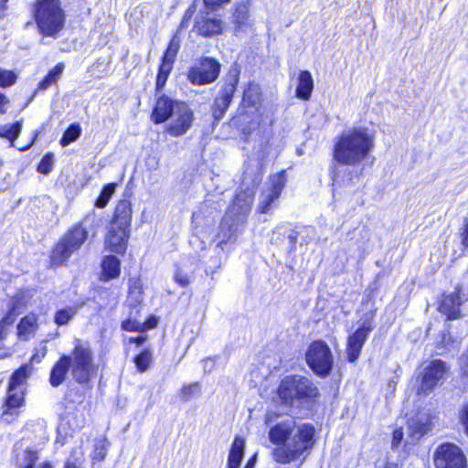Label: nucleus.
<instances>
[{"instance_id": "obj_34", "label": "nucleus", "mask_w": 468, "mask_h": 468, "mask_svg": "<svg viewBox=\"0 0 468 468\" xmlns=\"http://www.w3.org/2000/svg\"><path fill=\"white\" fill-rule=\"evenodd\" d=\"M77 306H67L58 310L54 316V322L57 325L61 326L69 324V322L77 314Z\"/></svg>"}, {"instance_id": "obj_14", "label": "nucleus", "mask_w": 468, "mask_h": 468, "mask_svg": "<svg viewBox=\"0 0 468 468\" xmlns=\"http://www.w3.org/2000/svg\"><path fill=\"white\" fill-rule=\"evenodd\" d=\"M373 326L368 321L363 324L354 332L347 341L346 355L350 363H354L360 356L363 345L365 344L368 334L372 331Z\"/></svg>"}, {"instance_id": "obj_33", "label": "nucleus", "mask_w": 468, "mask_h": 468, "mask_svg": "<svg viewBox=\"0 0 468 468\" xmlns=\"http://www.w3.org/2000/svg\"><path fill=\"white\" fill-rule=\"evenodd\" d=\"M261 89L256 83H250L243 92V102L247 106L255 107L261 101Z\"/></svg>"}, {"instance_id": "obj_59", "label": "nucleus", "mask_w": 468, "mask_h": 468, "mask_svg": "<svg viewBox=\"0 0 468 468\" xmlns=\"http://www.w3.org/2000/svg\"><path fill=\"white\" fill-rule=\"evenodd\" d=\"M157 322L158 321L155 317H151L145 323L143 324H144V330L155 327L157 325Z\"/></svg>"}, {"instance_id": "obj_40", "label": "nucleus", "mask_w": 468, "mask_h": 468, "mask_svg": "<svg viewBox=\"0 0 468 468\" xmlns=\"http://www.w3.org/2000/svg\"><path fill=\"white\" fill-rule=\"evenodd\" d=\"M80 132L81 130L79 124L70 125L60 139V144L66 146L74 142L80 135Z\"/></svg>"}, {"instance_id": "obj_28", "label": "nucleus", "mask_w": 468, "mask_h": 468, "mask_svg": "<svg viewBox=\"0 0 468 468\" xmlns=\"http://www.w3.org/2000/svg\"><path fill=\"white\" fill-rule=\"evenodd\" d=\"M245 450V440L241 437H236L230 447L228 467L239 468L242 461Z\"/></svg>"}, {"instance_id": "obj_63", "label": "nucleus", "mask_w": 468, "mask_h": 468, "mask_svg": "<svg viewBox=\"0 0 468 468\" xmlns=\"http://www.w3.org/2000/svg\"><path fill=\"white\" fill-rule=\"evenodd\" d=\"M256 463V454L253 455L246 463L245 468H254Z\"/></svg>"}, {"instance_id": "obj_52", "label": "nucleus", "mask_w": 468, "mask_h": 468, "mask_svg": "<svg viewBox=\"0 0 468 468\" xmlns=\"http://www.w3.org/2000/svg\"><path fill=\"white\" fill-rule=\"evenodd\" d=\"M461 423L468 435V404L464 405L460 411Z\"/></svg>"}, {"instance_id": "obj_36", "label": "nucleus", "mask_w": 468, "mask_h": 468, "mask_svg": "<svg viewBox=\"0 0 468 468\" xmlns=\"http://www.w3.org/2000/svg\"><path fill=\"white\" fill-rule=\"evenodd\" d=\"M84 463V452L80 446L74 448L70 456L65 463L64 468H82Z\"/></svg>"}, {"instance_id": "obj_5", "label": "nucleus", "mask_w": 468, "mask_h": 468, "mask_svg": "<svg viewBox=\"0 0 468 468\" xmlns=\"http://www.w3.org/2000/svg\"><path fill=\"white\" fill-rule=\"evenodd\" d=\"M67 356L69 358V367L73 378L81 384L89 382L96 373L93 354L90 346L76 339L71 354Z\"/></svg>"}, {"instance_id": "obj_49", "label": "nucleus", "mask_w": 468, "mask_h": 468, "mask_svg": "<svg viewBox=\"0 0 468 468\" xmlns=\"http://www.w3.org/2000/svg\"><path fill=\"white\" fill-rule=\"evenodd\" d=\"M52 156L46 155L38 165L37 170L41 174H48L51 171Z\"/></svg>"}, {"instance_id": "obj_31", "label": "nucleus", "mask_w": 468, "mask_h": 468, "mask_svg": "<svg viewBox=\"0 0 468 468\" xmlns=\"http://www.w3.org/2000/svg\"><path fill=\"white\" fill-rule=\"evenodd\" d=\"M38 459L37 452L31 450L24 451L22 457L17 459V463L21 468H53L48 463H43L36 466V462Z\"/></svg>"}, {"instance_id": "obj_7", "label": "nucleus", "mask_w": 468, "mask_h": 468, "mask_svg": "<svg viewBox=\"0 0 468 468\" xmlns=\"http://www.w3.org/2000/svg\"><path fill=\"white\" fill-rule=\"evenodd\" d=\"M450 366L441 359H434L423 367L420 384L417 389V394L426 396L430 394L441 381L445 379Z\"/></svg>"}, {"instance_id": "obj_6", "label": "nucleus", "mask_w": 468, "mask_h": 468, "mask_svg": "<svg viewBox=\"0 0 468 468\" xmlns=\"http://www.w3.org/2000/svg\"><path fill=\"white\" fill-rule=\"evenodd\" d=\"M306 362L317 376L322 378L329 376L334 358L328 345L324 341L313 342L306 352Z\"/></svg>"}, {"instance_id": "obj_20", "label": "nucleus", "mask_w": 468, "mask_h": 468, "mask_svg": "<svg viewBox=\"0 0 468 468\" xmlns=\"http://www.w3.org/2000/svg\"><path fill=\"white\" fill-rule=\"evenodd\" d=\"M250 0H240L234 4L231 21L237 30H241L250 25Z\"/></svg>"}, {"instance_id": "obj_51", "label": "nucleus", "mask_w": 468, "mask_h": 468, "mask_svg": "<svg viewBox=\"0 0 468 468\" xmlns=\"http://www.w3.org/2000/svg\"><path fill=\"white\" fill-rule=\"evenodd\" d=\"M403 437H404V432L402 431V429H396L394 431H393V435H392V441H391V444H392V448H398L401 441H403Z\"/></svg>"}, {"instance_id": "obj_62", "label": "nucleus", "mask_w": 468, "mask_h": 468, "mask_svg": "<svg viewBox=\"0 0 468 468\" xmlns=\"http://www.w3.org/2000/svg\"><path fill=\"white\" fill-rule=\"evenodd\" d=\"M450 338H451V336H450L449 335H447V334H443V335H442L441 344L444 347H446V348H448V345H449Z\"/></svg>"}, {"instance_id": "obj_15", "label": "nucleus", "mask_w": 468, "mask_h": 468, "mask_svg": "<svg viewBox=\"0 0 468 468\" xmlns=\"http://www.w3.org/2000/svg\"><path fill=\"white\" fill-rule=\"evenodd\" d=\"M431 415L426 412H419L408 421V439H410V442L413 443L431 431Z\"/></svg>"}, {"instance_id": "obj_24", "label": "nucleus", "mask_w": 468, "mask_h": 468, "mask_svg": "<svg viewBox=\"0 0 468 468\" xmlns=\"http://www.w3.org/2000/svg\"><path fill=\"white\" fill-rule=\"evenodd\" d=\"M17 337L22 341H28L38 329L37 316L29 314L23 317L17 324Z\"/></svg>"}, {"instance_id": "obj_47", "label": "nucleus", "mask_w": 468, "mask_h": 468, "mask_svg": "<svg viewBox=\"0 0 468 468\" xmlns=\"http://www.w3.org/2000/svg\"><path fill=\"white\" fill-rule=\"evenodd\" d=\"M460 239L464 250L468 253V218L463 221L462 228L460 229Z\"/></svg>"}, {"instance_id": "obj_54", "label": "nucleus", "mask_w": 468, "mask_h": 468, "mask_svg": "<svg viewBox=\"0 0 468 468\" xmlns=\"http://www.w3.org/2000/svg\"><path fill=\"white\" fill-rule=\"evenodd\" d=\"M63 69L64 65L62 63H58L52 69H50L48 74L50 75L55 80V81H57L59 76L62 74Z\"/></svg>"}, {"instance_id": "obj_44", "label": "nucleus", "mask_w": 468, "mask_h": 468, "mask_svg": "<svg viewBox=\"0 0 468 468\" xmlns=\"http://www.w3.org/2000/svg\"><path fill=\"white\" fill-rule=\"evenodd\" d=\"M178 49H179L178 43L176 42L175 39H173L170 42V44L164 55L162 63H166L173 67V64H174L175 58L176 57V54L178 52Z\"/></svg>"}, {"instance_id": "obj_4", "label": "nucleus", "mask_w": 468, "mask_h": 468, "mask_svg": "<svg viewBox=\"0 0 468 468\" xmlns=\"http://www.w3.org/2000/svg\"><path fill=\"white\" fill-rule=\"evenodd\" d=\"M261 182V175L259 168L252 169L250 174L248 170H244L241 182L243 189L236 195L226 215L230 216L233 220L242 219V224L245 225L254 200V189Z\"/></svg>"}, {"instance_id": "obj_9", "label": "nucleus", "mask_w": 468, "mask_h": 468, "mask_svg": "<svg viewBox=\"0 0 468 468\" xmlns=\"http://www.w3.org/2000/svg\"><path fill=\"white\" fill-rule=\"evenodd\" d=\"M220 64L212 58H204L187 72V80L193 85L202 86L214 82L219 75Z\"/></svg>"}, {"instance_id": "obj_26", "label": "nucleus", "mask_w": 468, "mask_h": 468, "mask_svg": "<svg viewBox=\"0 0 468 468\" xmlns=\"http://www.w3.org/2000/svg\"><path fill=\"white\" fill-rule=\"evenodd\" d=\"M28 295L23 292H17L10 300L9 310L5 316V322L14 323L16 317L26 308Z\"/></svg>"}, {"instance_id": "obj_41", "label": "nucleus", "mask_w": 468, "mask_h": 468, "mask_svg": "<svg viewBox=\"0 0 468 468\" xmlns=\"http://www.w3.org/2000/svg\"><path fill=\"white\" fill-rule=\"evenodd\" d=\"M134 363L140 372L146 371L152 363V354L148 350L143 351L134 358Z\"/></svg>"}, {"instance_id": "obj_11", "label": "nucleus", "mask_w": 468, "mask_h": 468, "mask_svg": "<svg viewBox=\"0 0 468 468\" xmlns=\"http://www.w3.org/2000/svg\"><path fill=\"white\" fill-rule=\"evenodd\" d=\"M237 83L238 78L233 76L221 85L212 106L213 116L217 121L222 119L227 112L236 90Z\"/></svg>"}, {"instance_id": "obj_45", "label": "nucleus", "mask_w": 468, "mask_h": 468, "mask_svg": "<svg viewBox=\"0 0 468 468\" xmlns=\"http://www.w3.org/2000/svg\"><path fill=\"white\" fill-rule=\"evenodd\" d=\"M142 284L138 279L130 280L129 295L133 298L135 302L139 303L143 300L142 296Z\"/></svg>"}, {"instance_id": "obj_30", "label": "nucleus", "mask_w": 468, "mask_h": 468, "mask_svg": "<svg viewBox=\"0 0 468 468\" xmlns=\"http://www.w3.org/2000/svg\"><path fill=\"white\" fill-rule=\"evenodd\" d=\"M271 146L272 144L270 143V140L262 141L255 146L254 154L257 157L258 163L255 165H247L245 170H248L250 174L252 169L259 168V172L261 173L263 163L271 153ZM261 175L262 176V174Z\"/></svg>"}, {"instance_id": "obj_1", "label": "nucleus", "mask_w": 468, "mask_h": 468, "mask_svg": "<svg viewBox=\"0 0 468 468\" xmlns=\"http://www.w3.org/2000/svg\"><path fill=\"white\" fill-rule=\"evenodd\" d=\"M375 136L366 127H352L335 137L333 158L338 164L357 167L374 149Z\"/></svg>"}, {"instance_id": "obj_22", "label": "nucleus", "mask_w": 468, "mask_h": 468, "mask_svg": "<svg viewBox=\"0 0 468 468\" xmlns=\"http://www.w3.org/2000/svg\"><path fill=\"white\" fill-rule=\"evenodd\" d=\"M197 269L195 262L190 260H183L176 265L174 274L175 282L181 287H186L190 284L191 279Z\"/></svg>"}, {"instance_id": "obj_39", "label": "nucleus", "mask_w": 468, "mask_h": 468, "mask_svg": "<svg viewBox=\"0 0 468 468\" xmlns=\"http://www.w3.org/2000/svg\"><path fill=\"white\" fill-rule=\"evenodd\" d=\"M109 444L110 443L106 439H101L96 442L91 455L93 462H101L105 459L108 452Z\"/></svg>"}, {"instance_id": "obj_60", "label": "nucleus", "mask_w": 468, "mask_h": 468, "mask_svg": "<svg viewBox=\"0 0 468 468\" xmlns=\"http://www.w3.org/2000/svg\"><path fill=\"white\" fill-rule=\"evenodd\" d=\"M8 103V100L7 98L0 92V113H4L5 111V106Z\"/></svg>"}, {"instance_id": "obj_43", "label": "nucleus", "mask_w": 468, "mask_h": 468, "mask_svg": "<svg viewBox=\"0 0 468 468\" xmlns=\"http://www.w3.org/2000/svg\"><path fill=\"white\" fill-rule=\"evenodd\" d=\"M172 66L166 63H162L156 78V90H161L165 86L167 78L172 70Z\"/></svg>"}, {"instance_id": "obj_37", "label": "nucleus", "mask_w": 468, "mask_h": 468, "mask_svg": "<svg viewBox=\"0 0 468 468\" xmlns=\"http://www.w3.org/2000/svg\"><path fill=\"white\" fill-rule=\"evenodd\" d=\"M115 184H108L103 186L99 197L96 199L95 206L102 208L107 206L111 197L115 192Z\"/></svg>"}, {"instance_id": "obj_38", "label": "nucleus", "mask_w": 468, "mask_h": 468, "mask_svg": "<svg viewBox=\"0 0 468 468\" xmlns=\"http://www.w3.org/2000/svg\"><path fill=\"white\" fill-rule=\"evenodd\" d=\"M22 128V122H16L11 125L0 127V136L9 139L12 143L18 137Z\"/></svg>"}, {"instance_id": "obj_48", "label": "nucleus", "mask_w": 468, "mask_h": 468, "mask_svg": "<svg viewBox=\"0 0 468 468\" xmlns=\"http://www.w3.org/2000/svg\"><path fill=\"white\" fill-rule=\"evenodd\" d=\"M122 328L125 331H144V324L135 320H126L122 322Z\"/></svg>"}, {"instance_id": "obj_12", "label": "nucleus", "mask_w": 468, "mask_h": 468, "mask_svg": "<svg viewBox=\"0 0 468 468\" xmlns=\"http://www.w3.org/2000/svg\"><path fill=\"white\" fill-rule=\"evenodd\" d=\"M171 122L167 128V132L173 136H180L185 134L191 127L194 115L191 109L185 102L177 106L170 117Z\"/></svg>"}, {"instance_id": "obj_25", "label": "nucleus", "mask_w": 468, "mask_h": 468, "mask_svg": "<svg viewBox=\"0 0 468 468\" xmlns=\"http://www.w3.org/2000/svg\"><path fill=\"white\" fill-rule=\"evenodd\" d=\"M69 359L67 355H63L52 367L49 377V382L52 387H58L66 379L69 369L70 368Z\"/></svg>"}, {"instance_id": "obj_8", "label": "nucleus", "mask_w": 468, "mask_h": 468, "mask_svg": "<svg viewBox=\"0 0 468 468\" xmlns=\"http://www.w3.org/2000/svg\"><path fill=\"white\" fill-rule=\"evenodd\" d=\"M435 468H467V459L463 450L450 442L437 447L433 454Z\"/></svg>"}, {"instance_id": "obj_3", "label": "nucleus", "mask_w": 468, "mask_h": 468, "mask_svg": "<svg viewBox=\"0 0 468 468\" xmlns=\"http://www.w3.org/2000/svg\"><path fill=\"white\" fill-rule=\"evenodd\" d=\"M34 17L39 32L47 37H56L64 27L65 14L58 0H38Z\"/></svg>"}, {"instance_id": "obj_35", "label": "nucleus", "mask_w": 468, "mask_h": 468, "mask_svg": "<svg viewBox=\"0 0 468 468\" xmlns=\"http://www.w3.org/2000/svg\"><path fill=\"white\" fill-rule=\"evenodd\" d=\"M29 374H30V368H28L27 366L20 367L12 375L10 381H9V387L16 388H23L22 384L26 381V379L27 378Z\"/></svg>"}, {"instance_id": "obj_10", "label": "nucleus", "mask_w": 468, "mask_h": 468, "mask_svg": "<svg viewBox=\"0 0 468 468\" xmlns=\"http://www.w3.org/2000/svg\"><path fill=\"white\" fill-rule=\"evenodd\" d=\"M284 178L282 175H274L271 177V184L261 193L257 211L268 213L271 206L278 200L284 187Z\"/></svg>"}, {"instance_id": "obj_18", "label": "nucleus", "mask_w": 468, "mask_h": 468, "mask_svg": "<svg viewBox=\"0 0 468 468\" xmlns=\"http://www.w3.org/2000/svg\"><path fill=\"white\" fill-rule=\"evenodd\" d=\"M243 228L244 225L242 224V219H239V221L233 220L230 216L225 215L221 221L219 232L218 234V246L234 241Z\"/></svg>"}, {"instance_id": "obj_42", "label": "nucleus", "mask_w": 468, "mask_h": 468, "mask_svg": "<svg viewBox=\"0 0 468 468\" xmlns=\"http://www.w3.org/2000/svg\"><path fill=\"white\" fill-rule=\"evenodd\" d=\"M200 393V386L197 382L185 385L180 390L181 399L187 401Z\"/></svg>"}, {"instance_id": "obj_2", "label": "nucleus", "mask_w": 468, "mask_h": 468, "mask_svg": "<svg viewBox=\"0 0 468 468\" xmlns=\"http://www.w3.org/2000/svg\"><path fill=\"white\" fill-rule=\"evenodd\" d=\"M96 220L94 210L87 214L83 219L70 228L53 249L51 262L54 265L64 264L69 257L79 250L88 237V228Z\"/></svg>"}, {"instance_id": "obj_21", "label": "nucleus", "mask_w": 468, "mask_h": 468, "mask_svg": "<svg viewBox=\"0 0 468 468\" xmlns=\"http://www.w3.org/2000/svg\"><path fill=\"white\" fill-rule=\"evenodd\" d=\"M299 381V376L297 375L287 376L282 380L278 388V395L285 404H290L293 399H298Z\"/></svg>"}, {"instance_id": "obj_57", "label": "nucleus", "mask_w": 468, "mask_h": 468, "mask_svg": "<svg viewBox=\"0 0 468 468\" xmlns=\"http://www.w3.org/2000/svg\"><path fill=\"white\" fill-rule=\"evenodd\" d=\"M193 14H194V8H192V7H189V8L186 11L185 16H184V17H183V19H182V22H181V24H180V26H179V28H180V29H183L184 27H187V23H188V21L191 19V17H192Z\"/></svg>"}, {"instance_id": "obj_64", "label": "nucleus", "mask_w": 468, "mask_h": 468, "mask_svg": "<svg viewBox=\"0 0 468 468\" xmlns=\"http://www.w3.org/2000/svg\"><path fill=\"white\" fill-rule=\"evenodd\" d=\"M144 341H145V337L144 336H138V337H135V338H130V342L131 343H135L137 345H142Z\"/></svg>"}, {"instance_id": "obj_55", "label": "nucleus", "mask_w": 468, "mask_h": 468, "mask_svg": "<svg viewBox=\"0 0 468 468\" xmlns=\"http://www.w3.org/2000/svg\"><path fill=\"white\" fill-rule=\"evenodd\" d=\"M331 177L333 181V186H340L342 184H346L344 176L341 174L340 171L334 170L332 172Z\"/></svg>"}, {"instance_id": "obj_32", "label": "nucleus", "mask_w": 468, "mask_h": 468, "mask_svg": "<svg viewBox=\"0 0 468 468\" xmlns=\"http://www.w3.org/2000/svg\"><path fill=\"white\" fill-rule=\"evenodd\" d=\"M298 399L304 398H315L318 396V388L307 378L299 376Z\"/></svg>"}, {"instance_id": "obj_50", "label": "nucleus", "mask_w": 468, "mask_h": 468, "mask_svg": "<svg viewBox=\"0 0 468 468\" xmlns=\"http://www.w3.org/2000/svg\"><path fill=\"white\" fill-rule=\"evenodd\" d=\"M221 266V259L218 256L211 257L210 263L206 267V272L207 274H213Z\"/></svg>"}, {"instance_id": "obj_61", "label": "nucleus", "mask_w": 468, "mask_h": 468, "mask_svg": "<svg viewBox=\"0 0 468 468\" xmlns=\"http://www.w3.org/2000/svg\"><path fill=\"white\" fill-rule=\"evenodd\" d=\"M7 2L8 0H0V18L5 16V13L7 9Z\"/></svg>"}, {"instance_id": "obj_27", "label": "nucleus", "mask_w": 468, "mask_h": 468, "mask_svg": "<svg viewBox=\"0 0 468 468\" xmlns=\"http://www.w3.org/2000/svg\"><path fill=\"white\" fill-rule=\"evenodd\" d=\"M121 272V262L115 256H105L101 262V280L108 282L112 279L119 277Z\"/></svg>"}, {"instance_id": "obj_16", "label": "nucleus", "mask_w": 468, "mask_h": 468, "mask_svg": "<svg viewBox=\"0 0 468 468\" xmlns=\"http://www.w3.org/2000/svg\"><path fill=\"white\" fill-rule=\"evenodd\" d=\"M130 236V228L113 226L106 236V245L111 251L122 254L126 250L127 241Z\"/></svg>"}, {"instance_id": "obj_56", "label": "nucleus", "mask_w": 468, "mask_h": 468, "mask_svg": "<svg viewBox=\"0 0 468 468\" xmlns=\"http://www.w3.org/2000/svg\"><path fill=\"white\" fill-rule=\"evenodd\" d=\"M55 80L50 76L47 75L45 79L39 82L38 89L39 90H47L49 86L56 83Z\"/></svg>"}, {"instance_id": "obj_19", "label": "nucleus", "mask_w": 468, "mask_h": 468, "mask_svg": "<svg viewBox=\"0 0 468 468\" xmlns=\"http://www.w3.org/2000/svg\"><path fill=\"white\" fill-rule=\"evenodd\" d=\"M195 28L199 35L212 37L222 33L223 22L218 18L200 16L196 20Z\"/></svg>"}, {"instance_id": "obj_17", "label": "nucleus", "mask_w": 468, "mask_h": 468, "mask_svg": "<svg viewBox=\"0 0 468 468\" xmlns=\"http://www.w3.org/2000/svg\"><path fill=\"white\" fill-rule=\"evenodd\" d=\"M182 102L165 95L159 97L152 113V120L155 123L164 122L173 115L177 106Z\"/></svg>"}, {"instance_id": "obj_46", "label": "nucleus", "mask_w": 468, "mask_h": 468, "mask_svg": "<svg viewBox=\"0 0 468 468\" xmlns=\"http://www.w3.org/2000/svg\"><path fill=\"white\" fill-rule=\"evenodd\" d=\"M16 80V75L11 71L0 69V87L12 86Z\"/></svg>"}, {"instance_id": "obj_53", "label": "nucleus", "mask_w": 468, "mask_h": 468, "mask_svg": "<svg viewBox=\"0 0 468 468\" xmlns=\"http://www.w3.org/2000/svg\"><path fill=\"white\" fill-rule=\"evenodd\" d=\"M230 0H203L205 5L208 9H216L220 5L229 3Z\"/></svg>"}, {"instance_id": "obj_13", "label": "nucleus", "mask_w": 468, "mask_h": 468, "mask_svg": "<svg viewBox=\"0 0 468 468\" xmlns=\"http://www.w3.org/2000/svg\"><path fill=\"white\" fill-rule=\"evenodd\" d=\"M23 403L24 388L8 387L7 397L2 406L1 420L6 423L13 422L18 417Z\"/></svg>"}, {"instance_id": "obj_29", "label": "nucleus", "mask_w": 468, "mask_h": 468, "mask_svg": "<svg viewBox=\"0 0 468 468\" xmlns=\"http://www.w3.org/2000/svg\"><path fill=\"white\" fill-rule=\"evenodd\" d=\"M314 89V80L308 70H302L298 77L296 94L299 98L309 100Z\"/></svg>"}, {"instance_id": "obj_58", "label": "nucleus", "mask_w": 468, "mask_h": 468, "mask_svg": "<svg viewBox=\"0 0 468 468\" xmlns=\"http://www.w3.org/2000/svg\"><path fill=\"white\" fill-rule=\"evenodd\" d=\"M13 323L5 322V317L0 321V341L4 340L6 336V328L11 325Z\"/></svg>"}, {"instance_id": "obj_23", "label": "nucleus", "mask_w": 468, "mask_h": 468, "mask_svg": "<svg viewBox=\"0 0 468 468\" xmlns=\"http://www.w3.org/2000/svg\"><path fill=\"white\" fill-rule=\"evenodd\" d=\"M132 203L128 199L119 200L115 211L112 224L113 226H122L124 228L131 227L132 221Z\"/></svg>"}]
</instances>
